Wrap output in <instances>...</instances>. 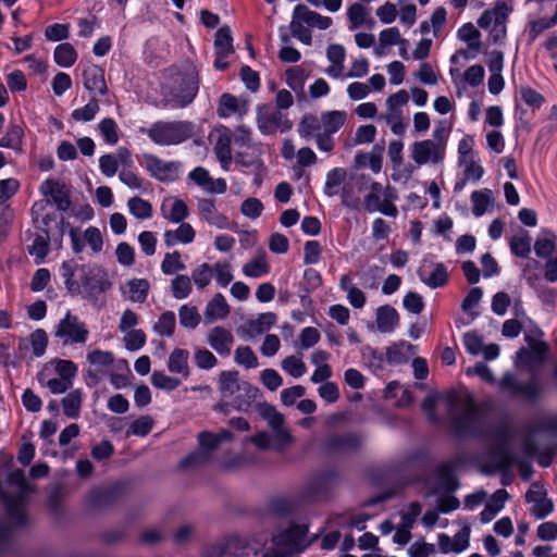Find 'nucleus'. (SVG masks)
I'll use <instances>...</instances> for the list:
<instances>
[{"mask_svg":"<svg viewBox=\"0 0 557 557\" xmlns=\"http://www.w3.org/2000/svg\"><path fill=\"white\" fill-rule=\"evenodd\" d=\"M461 413L456 412L454 401H450V428L456 436H485V419L480 407L472 399L460 404Z\"/></svg>","mask_w":557,"mask_h":557,"instance_id":"obj_1","label":"nucleus"},{"mask_svg":"<svg viewBox=\"0 0 557 557\" xmlns=\"http://www.w3.org/2000/svg\"><path fill=\"white\" fill-rule=\"evenodd\" d=\"M199 89V77L195 66L189 65L184 72L173 77V85L164 101L171 108H184L195 99Z\"/></svg>","mask_w":557,"mask_h":557,"instance_id":"obj_2","label":"nucleus"},{"mask_svg":"<svg viewBox=\"0 0 557 557\" xmlns=\"http://www.w3.org/2000/svg\"><path fill=\"white\" fill-rule=\"evenodd\" d=\"M195 124L189 121L156 122L148 129V137L157 145H178L191 138Z\"/></svg>","mask_w":557,"mask_h":557,"instance_id":"obj_3","label":"nucleus"},{"mask_svg":"<svg viewBox=\"0 0 557 557\" xmlns=\"http://www.w3.org/2000/svg\"><path fill=\"white\" fill-rule=\"evenodd\" d=\"M112 287V282L106 270L100 267L83 269L81 276V293L84 290L85 298L94 306L101 307L106 299L104 294Z\"/></svg>","mask_w":557,"mask_h":557,"instance_id":"obj_4","label":"nucleus"},{"mask_svg":"<svg viewBox=\"0 0 557 557\" xmlns=\"http://www.w3.org/2000/svg\"><path fill=\"white\" fill-rule=\"evenodd\" d=\"M308 525L293 523L289 528L274 534L272 543L274 547L292 555L307 548L311 542L307 540Z\"/></svg>","mask_w":557,"mask_h":557,"instance_id":"obj_5","label":"nucleus"},{"mask_svg":"<svg viewBox=\"0 0 557 557\" xmlns=\"http://www.w3.org/2000/svg\"><path fill=\"white\" fill-rule=\"evenodd\" d=\"M89 331L86 324L77 315L67 311L55 326L54 336L60 338L62 344H85L88 339Z\"/></svg>","mask_w":557,"mask_h":557,"instance_id":"obj_6","label":"nucleus"},{"mask_svg":"<svg viewBox=\"0 0 557 557\" xmlns=\"http://www.w3.org/2000/svg\"><path fill=\"white\" fill-rule=\"evenodd\" d=\"M417 274L420 281L432 289L445 286L449 278L447 267L435 261L432 255H425L422 258Z\"/></svg>","mask_w":557,"mask_h":557,"instance_id":"obj_7","label":"nucleus"},{"mask_svg":"<svg viewBox=\"0 0 557 557\" xmlns=\"http://www.w3.org/2000/svg\"><path fill=\"white\" fill-rule=\"evenodd\" d=\"M257 126L263 135H272L276 132L290 131L293 123L288 120L287 114L282 111L262 106L258 107L257 110Z\"/></svg>","mask_w":557,"mask_h":557,"instance_id":"obj_8","label":"nucleus"},{"mask_svg":"<svg viewBox=\"0 0 557 557\" xmlns=\"http://www.w3.org/2000/svg\"><path fill=\"white\" fill-rule=\"evenodd\" d=\"M493 437L497 444L488 451L491 466L494 471H508L513 465L515 458L508 447L507 431L504 428H497L493 431Z\"/></svg>","mask_w":557,"mask_h":557,"instance_id":"obj_9","label":"nucleus"},{"mask_svg":"<svg viewBox=\"0 0 557 557\" xmlns=\"http://www.w3.org/2000/svg\"><path fill=\"white\" fill-rule=\"evenodd\" d=\"M260 416L268 421L273 430L275 448L277 450L284 449L292 442L289 432L284 426V417L280 413L274 406L263 403L259 405Z\"/></svg>","mask_w":557,"mask_h":557,"instance_id":"obj_10","label":"nucleus"},{"mask_svg":"<svg viewBox=\"0 0 557 557\" xmlns=\"http://www.w3.org/2000/svg\"><path fill=\"white\" fill-rule=\"evenodd\" d=\"M198 444L200 449L186 456L180 463L181 468L188 469L207 463L211 459L212 451L220 446L219 438L209 431L198 434Z\"/></svg>","mask_w":557,"mask_h":557,"instance_id":"obj_11","label":"nucleus"},{"mask_svg":"<svg viewBox=\"0 0 557 557\" xmlns=\"http://www.w3.org/2000/svg\"><path fill=\"white\" fill-rule=\"evenodd\" d=\"M145 168L149 174L160 182H173L178 178L182 163L164 161L154 154H144Z\"/></svg>","mask_w":557,"mask_h":557,"instance_id":"obj_12","label":"nucleus"},{"mask_svg":"<svg viewBox=\"0 0 557 557\" xmlns=\"http://www.w3.org/2000/svg\"><path fill=\"white\" fill-rule=\"evenodd\" d=\"M499 387L509 392L512 396H521L525 400L534 401L541 393L540 384L534 380L520 382L511 373H505L499 381Z\"/></svg>","mask_w":557,"mask_h":557,"instance_id":"obj_13","label":"nucleus"},{"mask_svg":"<svg viewBox=\"0 0 557 557\" xmlns=\"http://www.w3.org/2000/svg\"><path fill=\"white\" fill-rule=\"evenodd\" d=\"M525 500L532 504L530 512L536 519H544L554 511V503L547 497L546 490L540 482L531 484L525 493Z\"/></svg>","mask_w":557,"mask_h":557,"instance_id":"obj_14","label":"nucleus"},{"mask_svg":"<svg viewBox=\"0 0 557 557\" xmlns=\"http://www.w3.org/2000/svg\"><path fill=\"white\" fill-rule=\"evenodd\" d=\"M445 151L441 144L431 139L416 141L411 146V159L417 165L438 164L444 160Z\"/></svg>","mask_w":557,"mask_h":557,"instance_id":"obj_15","label":"nucleus"},{"mask_svg":"<svg viewBox=\"0 0 557 557\" xmlns=\"http://www.w3.org/2000/svg\"><path fill=\"white\" fill-rule=\"evenodd\" d=\"M362 436L358 433L348 432L330 436L323 444L327 454H349L357 451L362 444Z\"/></svg>","mask_w":557,"mask_h":557,"instance_id":"obj_16","label":"nucleus"},{"mask_svg":"<svg viewBox=\"0 0 557 557\" xmlns=\"http://www.w3.org/2000/svg\"><path fill=\"white\" fill-rule=\"evenodd\" d=\"M240 386L242 387L233 396V400L231 403H220L215 406V410L224 413L230 412V407L238 411L248 410L251 404L256 400L259 394V388L246 381L242 382Z\"/></svg>","mask_w":557,"mask_h":557,"instance_id":"obj_17","label":"nucleus"},{"mask_svg":"<svg viewBox=\"0 0 557 557\" xmlns=\"http://www.w3.org/2000/svg\"><path fill=\"white\" fill-rule=\"evenodd\" d=\"M2 499L9 522L18 529L26 527L28 524V517L25 509V495L23 493L3 495Z\"/></svg>","mask_w":557,"mask_h":557,"instance_id":"obj_18","label":"nucleus"},{"mask_svg":"<svg viewBox=\"0 0 557 557\" xmlns=\"http://www.w3.org/2000/svg\"><path fill=\"white\" fill-rule=\"evenodd\" d=\"M83 84L90 96L97 97L108 94V86L104 78V71L102 67L90 64L83 71Z\"/></svg>","mask_w":557,"mask_h":557,"instance_id":"obj_19","label":"nucleus"},{"mask_svg":"<svg viewBox=\"0 0 557 557\" xmlns=\"http://www.w3.org/2000/svg\"><path fill=\"white\" fill-rule=\"evenodd\" d=\"M248 100L225 92L220 97L216 114L221 119H227L231 115H238L242 117L248 113Z\"/></svg>","mask_w":557,"mask_h":557,"instance_id":"obj_20","label":"nucleus"},{"mask_svg":"<svg viewBox=\"0 0 557 557\" xmlns=\"http://www.w3.org/2000/svg\"><path fill=\"white\" fill-rule=\"evenodd\" d=\"M197 209L200 216L211 226L219 230H226L230 227L228 218L219 212L215 201L209 198H200L197 201Z\"/></svg>","mask_w":557,"mask_h":557,"instance_id":"obj_21","label":"nucleus"},{"mask_svg":"<svg viewBox=\"0 0 557 557\" xmlns=\"http://www.w3.org/2000/svg\"><path fill=\"white\" fill-rule=\"evenodd\" d=\"M39 190L42 195L50 197L58 210L67 211L70 209L71 199L65 185L54 180H46L41 183Z\"/></svg>","mask_w":557,"mask_h":557,"instance_id":"obj_22","label":"nucleus"},{"mask_svg":"<svg viewBox=\"0 0 557 557\" xmlns=\"http://www.w3.org/2000/svg\"><path fill=\"white\" fill-rule=\"evenodd\" d=\"M207 343L220 356L226 357L231 354L234 336L230 330L214 326L207 334Z\"/></svg>","mask_w":557,"mask_h":557,"instance_id":"obj_23","label":"nucleus"},{"mask_svg":"<svg viewBox=\"0 0 557 557\" xmlns=\"http://www.w3.org/2000/svg\"><path fill=\"white\" fill-rule=\"evenodd\" d=\"M196 237V231L186 222L180 223L176 230H166L163 234L164 244L166 247H173L177 244H190Z\"/></svg>","mask_w":557,"mask_h":557,"instance_id":"obj_24","label":"nucleus"},{"mask_svg":"<svg viewBox=\"0 0 557 557\" xmlns=\"http://www.w3.org/2000/svg\"><path fill=\"white\" fill-rule=\"evenodd\" d=\"M375 321L381 333H392L399 323V314L389 305L380 306L375 312Z\"/></svg>","mask_w":557,"mask_h":557,"instance_id":"obj_25","label":"nucleus"},{"mask_svg":"<svg viewBox=\"0 0 557 557\" xmlns=\"http://www.w3.org/2000/svg\"><path fill=\"white\" fill-rule=\"evenodd\" d=\"M295 9L299 13V18L301 22H305L306 25L310 28L312 27L320 30H325L333 24V20L330 16L321 15L320 13L308 9L304 4H297Z\"/></svg>","mask_w":557,"mask_h":557,"instance_id":"obj_26","label":"nucleus"},{"mask_svg":"<svg viewBox=\"0 0 557 557\" xmlns=\"http://www.w3.org/2000/svg\"><path fill=\"white\" fill-rule=\"evenodd\" d=\"M78 264L75 260H65L60 267V276L67 293L72 296L81 295V283L75 278Z\"/></svg>","mask_w":557,"mask_h":557,"instance_id":"obj_27","label":"nucleus"},{"mask_svg":"<svg viewBox=\"0 0 557 557\" xmlns=\"http://www.w3.org/2000/svg\"><path fill=\"white\" fill-rule=\"evenodd\" d=\"M189 352L183 348H175L169 356L168 369L173 374H180L184 379L190 375L188 366Z\"/></svg>","mask_w":557,"mask_h":557,"instance_id":"obj_28","label":"nucleus"},{"mask_svg":"<svg viewBox=\"0 0 557 557\" xmlns=\"http://www.w3.org/2000/svg\"><path fill=\"white\" fill-rule=\"evenodd\" d=\"M230 313V307L220 293L215 294L213 298L207 304L205 309V319L207 323H212L216 320L224 319Z\"/></svg>","mask_w":557,"mask_h":557,"instance_id":"obj_29","label":"nucleus"},{"mask_svg":"<svg viewBox=\"0 0 557 557\" xmlns=\"http://www.w3.org/2000/svg\"><path fill=\"white\" fill-rule=\"evenodd\" d=\"M330 481V475L321 473L313 476L301 490L300 500H314L325 492Z\"/></svg>","mask_w":557,"mask_h":557,"instance_id":"obj_30","label":"nucleus"},{"mask_svg":"<svg viewBox=\"0 0 557 557\" xmlns=\"http://www.w3.org/2000/svg\"><path fill=\"white\" fill-rule=\"evenodd\" d=\"M347 18L350 23L349 29L355 30L366 25L368 28H372L374 21L369 16V12L366 7L361 3H352L347 9Z\"/></svg>","mask_w":557,"mask_h":557,"instance_id":"obj_31","label":"nucleus"},{"mask_svg":"<svg viewBox=\"0 0 557 557\" xmlns=\"http://www.w3.org/2000/svg\"><path fill=\"white\" fill-rule=\"evenodd\" d=\"M228 557H251L257 555L258 548L252 547L247 539L233 535L226 537Z\"/></svg>","mask_w":557,"mask_h":557,"instance_id":"obj_32","label":"nucleus"},{"mask_svg":"<svg viewBox=\"0 0 557 557\" xmlns=\"http://www.w3.org/2000/svg\"><path fill=\"white\" fill-rule=\"evenodd\" d=\"M239 373L236 370L222 371L219 375V391L223 398L233 397L242 387Z\"/></svg>","mask_w":557,"mask_h":557,"instance_id":"obj_33","label":"nucleus"},{"mask_svg":"<svg viewBox=\"0 0 557 557\" xmlns=\"http://www.w3.org/2000/svg\"><path fill=\"white\" fill-rule=\"evenodd\" d=\"M414 354V346L407 342H398L387 347L386 360L391 364L406 363Z\"/></svg>","mask_w":557,"mask_h":557,"instance_id":"obj_34","label":"nucleus"},{"mask_svg":"<svg viewBox=\"0 0 557 557\" xmlns=\"http://www.w3.org/2000/svg\"><path fill=\"white\" fill-rule=\"evenodd\" d=\"M49 242V230L42 228V232L35 236L33 244L27 247L28 253L35 257L36 264L42 263L48 256L50 250Z\"/></svg>","mask_w":557,"mask_h":557,"instance_id":"obj_35","label":"nucleus"},{"mask_svg":"<svg viewBox=\"0 0 557 557\" xmlns=\"http://www.w3.org/2000/svg\"><path fill=\"white\" fill-rule=\"evenodd\" d=\"M347 113L341 110L326 111L321 113L322 132L327 134L337 133L346 123Z\"/></svg>","mask_w":557,"mask_h":557,"instance_id":"obj_36","label":"nucleus"},{"mask_svg":"<svg viewBox=\"0 0 557 557\" xmlns=\"http://www.w3.org/2000/svg\"><path fill=\"white\" fill-rule=\"evenodd\" d=\"M125 158H129V153L126 149H120L119 158L115 154L107 153L99 158V168L101 173L107 177H112L116 174L121 162L125 161Z\"/></svg>","mask_w":557,"mask_h":557,"instance_id":"obj_37","label":"nucleus"},{"mask_svg":"<svg viewBox=\"0 0 557 557\" xmlns=\"http://www.w3.org/2000/svg\"><path fill=\"white\" fill-rule=\"evenodd\" d=\"M162 215L165 220L178 224L184 222V220L189 214V209L184 200L182 199H174L171 205L169 211H166V205L165 202L161 206Z\"/></svg>","mask_w":557,"mask_h":557,"instance_id":"obj_38","label":"nucleus"},{"mask_svg":"<svg viewBox=\"0 0 557 557\" xmlns=\"http://www.w3.org/2000/svg\"><path fill=\"white\" fill-rule=\"evenodd\" d=\"M270 272V264L265 253H259L243 267V273L247 277L259 278Z\"/></svg>","mask_w":557,"mask_h":557,"instance_id":"obj_39","label":"nucleus"},{"mask_svg":"<svg viewBox=\"0 0 557 557\" xmlns=\"http://www.w3.org/2000/svg\"><path fill=\"white\" fill-rule=\"evenodd\" d=\"M299 502V497L298 499H294L289 497L277 496L270 500L269 509L276 516L285 517L294 513L297 510Z\"/></svg>","mask_w":557,"mask_h":557,"instance_id":"obj_40","label":"nucleus"},{"mask_svg":"<svg viewBox=\"0 0 557 557\" xmlns=\"http://www.w3.org/2000/svg\"><path fill=\"white\" fill-rule=\"evenodd\" d=\"M321 129V116L318 117L313 114H306L299 122L297 132L301 138L305 140H310L311 138L315 137L317 133H322Z\"/></svg>","mask_w":557,"mask_h":557,"instance_id":"obj_41","label":"nucleus"},{"mask_svg":"<svg viewBox=\"0 0 557 557\" xmlns=\"http://www.w3.org/2000/svg\"><path fill=\"white\" fill-rule=\"evenodd\" d=\"M292 36L298 39L304 45L310 46L312 42V34L310 27L306 25L305 22H301L299 18V13L294 8L292 21L289 24Z\"/></svg>","mask_w":557,"mask_h":557,"instance_id":"obj_42","label":"nucleus"},{"mask_svg":"<svg viewBox=\"0 0 557 557\" xmlns=\"http://www.w3.org/2000/svg\"><path fill=\"white\" fill-rule=\"evenodd\" d=\"M215 54L228 57L234 52L232 32L228 26L218 29L214 38Z\"/></svg>","mask_w":557,"mask_h":557,"instance_id":"obj_43","label":"nucleus"},{"mask_svg":"<svg viewBox=\"0 0 557 557\" xmlns=\"http://www.w3.org/2000/svg\"><path fill=\"white\" fill-rule=\"evenodd\" d=\"M435 475L446 491L451 492L458 487V482L455 476V467L451 462L441 463L435 470Z\"/></svg>","mask_w":557,"mask_h":557,"instance_id":"obj_44","label":"nucleus"},{"mask_svg":"<svg viewBox=\"0 0 557 557\" xmlns=\"http://www.w3.org/2000/svg\"><path fill=\"white\" fill-rule=\"evenodd\" d=\"M347 172L343 168H334L326 174L324 184V194L329 197H333L338 194V187L345 182Z\"/></svg>","mask_w":557,"mask_h":557,"instance_id":"obj_45","label":"nucleus"},{"mask_svg":"<svg viewBox=\"0 0 557 557\" xmlns=\"http://www.w3.org/2000/svg\"><path fill=\"white\" fill-rule=\"evenodd\" d=\"M128 293H129V300L133 302H139L143 304L146 301L150 284L148 280L146 278H132L126 284Z\"/></svg>","mask_w":557,"mask_h":557,"instance_id":"obj_46","label":"nucleus"},{"mask_svg":"<svg viewBox=\"0 0 557 557\" xmlns=\"http://www.w3.org/2000/svg\"><path fill=\"white\" fill-rule=\"evenodd\" d=\"M24 129L18 124H10L5 134L0 138V147L18 150L22 146Z\"/></svg>","mask_w":557,"mask_h":557,"instance_id":"obj_47","label":"nucleus"},{"mask_svg":"<svg viewBox=\"0 0 557 557\" xmlns=\"http://www.w3.org/2000/svg\"><path fill=\"white\" fill-rule=\"evenodd\" d=\"M53 58L59 66L71 67L77 60V52L71 44L64 42L55 47Z\"/></svg>","mask_w":557,"mask_h":557,"instance_id":"obj_48","label":"nucleus"},{"mask_svg":"<svg viewBox=\"0 0 557 557\" xmlns=\"http://www.w3.org/2000/svg\"><path fill=\"white\" fill-rule=\"evenodd\" d=\"M83 401L81 389L71 391L63 399V412L67 418L76 419L79 417Z\"/></svg>","mask_w":557,"mask_h":557,"instance_id":"obj_49","label":"nucleus"},{"mask_svg":"<svg viewBox=\"0 0 557 557\" xmlns=\"http://www.w3.org/2000/svg\"><path fill=\"white\" fill-rule=\"evenodd\" d=\"M380 119L384 120L386 124L391 126L393 134L398 136L404 135L407 124L404 122L403 110L386 107V112L382 114Z\"/></svg>","mask_w":557,"mask_h":557,"instance_id":"obj_50","label":"nucleus"},{"mask_svg":"<svg viewBox=\"0 0 557 557\" xmlns=\"http://www.w3.org/2000/svg\"><path fill=\"white\" fill-rule=\"evenodd\" d=\"M176 326L175 313L171 310L163 312L158 321L153 324L154 333L162 337H171L174 334Z\"/></svg>","mask_w":557,"mask_h":557,"instance_id":"obj_51","label":"nucleus"},{"mask_svg":"<svg viewBox=\"0 0 557 557\" xmlns=\"http://www.w3.org/2000/svg\"><path fill=\"white\" fill-rule=\"evenodd\" d=\"M231 141L232 138L227 134H222L214 146L216 158L224 170H227L232 162Z\"/></svg>","mask_w":557,"mask_h":557,"instance_id":"obj_52","label":"nucleus"},{"mask_svg":"<svg viewBox=\"0 0 557 557\" xmlns=\"http://www.w3.org/2000/svg\"><path fill=\"white\" fill-rule=\"evenodd\" d=\"M458 38L467 42L468 48L478 52L481 48L480 32L473 26L472 23H466L458 29Z\"/></svg>","mask_w":557,"mask_h":557,"instance_id":"obj_53","label":"nucleus"},{"mask_svg":"<svg viewBox=\"0 0 557 557\" xmlns=\"http://www.w3.org/2000/svg\"><path fill=\"white\" fill-rule=\"evenodd\" d=\"M128 211L132 215L139 220H147L152 216V206L149 201L133 197L127 201Z\"/></svg>","mask_w":557,"mask_h":557,"instance_id":"obj_54","label":"nucleus"},{"mask_svg":"<svg viewBox=\"0 0 557 557\" xmlns=\"http://www.w3.org/2000/svg\"><path fill=\"white\" fill-rule=\"evenodd\" d=\"M178 319L180 324L189 330L196 329L200 321L201 317L195 306L183 305L178 309Z\"/></svg>","mask_w":557,"mask_h":557,"instance_id":"obj_55","label":"nucleus"},{"mask_svg":"<svg viewBox=\"0 0 557 557\" xmlns=\"http://www.w3.org/2000/svg\"><path fill=\"white\" fill-rule=\"evenodd\" d=\"M171 290L175 299L187 298L193 290L191 278L184 274L176 275L171 281Z\"/></svg>","mask_w":557,"mask_h":557,"instance_id":"obj_56","label":"nucleus"},{"mask_svg":"<svg viewBox=\"0 0 557 557\" xmlns=\"http://www.w3.org/2000/svg\"><path fill=\"white\" fill-rule=\"evenodd\" d=\"M99 110L100 108L97 97L90 96L89 102L83 108L73 110L71 116L77 122H89L95 119Z\"/></svg>","mask_w":557,"mask_h":557,"instance_id":"obj_57","label":"nucleus"},{"mask_svg":"<svg viewBox=\"0 0 557 557\" xmlns=\"http://www.w3.org/2000/svg\"><path fill=\"white\" fill-rule=\"evenodd\" d=\"M509 246L515 256L527 258L531 252V237L527 232H522L511 237Z\"/></svg>","mask_w":557,"mask_h":557,"instance_id":"obj_58","label":"nucleus"},{"mask_svg":"<svg viewBox=\"0 0 557 557\" xmlns=\"http://www.w3.org/2000/svg\"><path fill=\"white\" fill-rule=\"evenodd\" d=\"M98 129L108 145H115L119 141V126L112 117L102 119L98 124Z\"/></svg>","mask_w":557,"mask_h":557,"instance_id":"obj_59","label":"nucleus"},{"mask_svg":"<svg viewBox=\"0 0 557 557\" xmlns=\"http://www.w3.org/2000/svg\"><path fill=\"white\" fill-rule=\"evenodd\" d=\"M186 269L185 263L181 260L178 251L166 252L161 262V271L164 275H172Z\"/></svg>","mask_w":557,"mask_h":557,"instance_id":"obj_60","label":"nucleus"},{"mask_svg":"<svg viewBox=\"0 0 557 557\" xmlns=\"http://www.w3.org/2000/svg\"><path fill=\"white\" fill-rule=\"evenodd\" d=\"M369 516L366 513H358L349 519H346L344 515H334L329 518V522L338 527H350L359 530L364 529V522L369 520Z\"/></svg>","mask_w":557,"mask_h":557,"instance_id":"obj_61","label":"nucleus"},{"mask_svg":"<svg viewBox=\"0 0 557 557\" xmlns=\"http://www.w3.org/2000/svg\"><path fill=\"white\" fill-rule=\"evenodd\" d=\"M282 369L288 373L292 377L298 379L307 372L306 363L301 358L296 356H288L281 362Z\"/></svg>","mask_w":557,"mask_h":557,"instance_id":"obj_62","label":"nucleus"},{"mask_svg":"<svg viewBox=\"0 0 557 557\" xmlns=\"http://www.w3.org/2000/svg\"><path fill=\"white\" fill-rule=\"evenodd\" d=\"M151 384L156 388L172 392L181 385V380L170 376L163 371H154L151 375Z\"/></svg>","mask_w":557,"mask_h":557,"instance_id":"obj_63","label":"nucleus"},{"mask_svg":"<svg viewBox=\"0 0 557 557\" xmlns=\"http://www.w3.org/2000/svg\"><path fill=\"white\" fill-rule=\"evenodd\" d=\"M235 362L246 369L257 368L259 362L258 358L249 346H239L235 350Z\"/></svg>","mask_w":557,"mask_h":557,"instance_id":"obj_64","label":"nucleus"}]
</instances>
